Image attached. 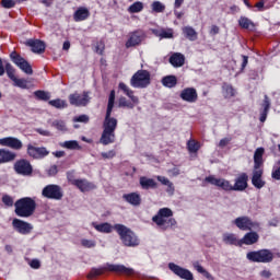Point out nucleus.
I'll use <instances>...</instances> for the list:
<instances>
[{
  "label": "nucleus",
  "instance_id": "1",
  "mask_svg": "<svg viewBox=\"0 0 280 280\" xmlns=\"http://www.w3.org/2000/svg\"><path fill=\"white\" fill-rule=\"evenodd\" d=\"M114 106H115V90H112L108 98L105 120L103 124V132L100 139V143H102V145H110V143H115V139H116L115 130H117V119L110 117Z\"/></svg>",
  "mask_w": 280,
  "mask_h": 280
},
{
  "label": "nucleus",
  "instance_id": "2",
  "mask_svg": "<svg viewBox=\"0 0 280 280\" xmlns=\"http://www.w3.org/2000/svg\"><path fill=\"white\" fill-rule=\"evenodd\" d=\"M105 272H114L115 275H122L124 277H135L137 271L132 268H128L124 265L105 264L100 268H92L86 276V279L94 280L97 277H102Z\"/></svg>",
  "mask_w": 280,
  "mask_h": 280
},
{
  "label": "nucleus",
  "instance_id": "3",
  "mask_svg": "<svg viewBox=\"0 0 280 280\" xmlns=\"http://www.w3.org/2000/svg\"><path fill=\"white\" fill-rule=\"evenodd\" d=\"M174 212L170 208H161L156 215L152 218V221L161 229V231H167L176 226V219L173 218Z\"/></svg>",
  "mask_w": 280,
  "mask_h": 280
},
{
  "label": "nucleus",
  "instance_id": "4",
  "mask_svg": "<svg viewBox=\"0 0 280 280\" xmlns=\"http://www.w3.org/2000/svg\"><path fill=\"white\" fill-rule=\"evenodd\" d=\"M14 207L19 218H32L36 211V201L30 197H24L15 201Z\"/></svg>",
  "mask_w": 280,
  "mask_h": 280
},
{
  "label": "nucleus",
  "instance_id": "5",
  "mask_svg": "<svg viewBox=\"0 0 280 280\" xmlns=\"http://www.w3.org/2000/svg\"><path fill=\"white\" fill-rule=\"evenodd\" d=\"M114 230L118 233L125 246H139V237H137V234H135V232H132V230L128 229L126 225L116 224L114 225Z\"/></svg>",
  "mask_w": 280,
  "mask_h": 280
},
{
  "label": "nucleus",
  "instance_id": "6",
  "mask_svg": "<svg viewBox=\"0 0 280 280\" xmlns=\"http://www.w3.org/2000/svg\"><path fill=\"white\" fill-rule=\"evenodd\" d=\"M246 258L254 264H272L275 254L270 249H260L248 252Z\"/></svg>",
  "mask_w": 280,
  "mask_h": 280
},
{
  "label": "nucleus",
  "instance_id": "7",
  "mask_svg": "<svg viewBox=\"0 0 280 280\" xmlns=\"http://www.w3.org/2000/svg\"><path fill=\"white\" fill-rule=\"evenodd\" d=\"M152 83V74L148 70H138L130 79V85L133 89H148Z\"/></svg>",
  "mask_w": 280,
  "mask_h": 280
},
{
  "label": "nucleus",
  "instance_id": "8",
  "mask_svg": "<svg viewBox=\"0 0 280 280\" xmlns=\"http://www.w3.org/2000/svg\"><path fill=\"white\" fill-rule=\"evenodd\" d=\"M91 93L82 92V93H73L68 96L69 103L71 106H89L91 104Z\"/></svg>",
  "mask_w": 280,
  "mask_h": 280
},
{
  "label": "nucleus",
  "instance_id": "9",
  "mask_svg": "<svg viewBox=\"0 0 280 280\" xmlns=\"http://www.w3.org/2000/svg\"><path fill=\"white\" fill-rule=\"evenodd\" d=\"M42 196L44 198H48L49 200H62V196H65V194L62 192V188L60 186L50 184L44 187L42 190Z\"/></svg>",
  "mask_w": 280,
  "mask_h": 280
},
{
  "label": "nucleus",
  "instance_id": "10",
  "mask_svg": "<svg viewBox=\"0 0 280 280\" xmlns=\"http://www.w3.org/2000/svg\"><path fill=\"white\" fill-rule=\"evenodd\" d=\"M10 58L12 62H14V65H16V67H19V69H21V71H23L27 75H32V73H34V70L32 69L30 62H27V60H25V58H23L16 51L11 52Z\"/></svg>",
  "mask_w": 280,
  "mask_h": 280
},
{
  "label": "nucleus",
  "instance_id": "11",
  "mask_svg": "<svg viewBox=\"0 0 280 280\" xmlns=\"http://www.w3.org/2000/svg\"><path fill=\"white\" fill-rule=\"evenodd\" d=\"M147 38L145 31L143 30H137L129 34V39L126 42L127 49H130V47H137L143 43V40Z\"/></svg>",
  "mask_w": 280,
  "mask_h": 280
},
{
  "label": "nucleus",
  "instance_id": "12",
  "mask_svg": "<svg viewBox=\"0 0 280 280\" xmlns=\"http://www.w3.org/2000/svg\"><path fill=\"white\" fill-rule=\"evenodd\" d=\"M234 224L241 231H253V229H257L259 226L256 222H253L248 217H238L234 220Z\"/></svg>",
  "mask_w": 280,
  "mask_h": 280
},
{
  "label": "nucleus",
  "instance_id": "13",
  "mask_svg": "<svg viewBox=\"0 0 280 280\" xmlns=\"http://www.w3.org/2000/svg\"><path fill=\"white\" fill-rule=\"evenodd\" d=\"M206 183H210V185H215V187H220L223 191H233V185L231 182L224 178H217L215 176L206 177Z\"/></svg>",
  "mask_w": 280,
  "mask_h": 280
},
{
  "label": "nucleus",
  "instance_id": "14",
  "mask_svg": "<svg viewBox=\"0 0 280 280\" xmlns=\"http://www.w3.org/2000/svg\"><path fill=\"white\" fill-rule=\"evenodd\" d=\"M168 268L170 270H172V272H174V275H176L180 279L194 280V273H191V271H189L188 269H185L174 262L168 264Z\"/></svg>",
  "mask_w": 280,
  "mask_h": 280
},
{
  "label": "nucleus",
  "instance_id": "15",
  "mask_svg": "<svg viewBox=\"0 0 280 280\" xmlns=\"http://www.w3.org/2000/svg\"><path fill=\"white\" fill-rule=\"evenodd\" d=\"M0 145L11 150H23V142L19 138L7 137L0 139Z\"/></svg>",
  "mask_w": 280,
  "mask_h": 280
},
{
  "label": "nucleus",
  "instance_id": "16",
  "mask_svg": "<svg viewBox=\"0 0 280 280\" xmlns=\"http://www.w3.org/2000/svg\"><path fill=\"white\" fill-rule=\"evenodd\" d=\"M68 180L71 185H74V187H77L78 189H80V191H91L93 189H95V186L93 183H90L86 179H74L71 176H68Z\"/></svg>",
  "mask_w": 280,
  "mask_h": 280
},
{
  "label": "nucleus",
  "instance_id": "17",
  "mask_svg": "<svg viewBox=\"0 0 280 280\" xmlns=\"http://www.w3.org/2000/svg\"><path fill=\"white\" fill-rule=\"evenodd\" d=\"M14 170L16 174H21L22 176H30L33 172L32 164L27 160H19L15 162Z\"/></svg>",
  "mask_w": 280,
  "mask_h": 280
},
{
  "label": "nucleus",
  "instance_id": "18",
  "mask_svg": "<svg viewBox=\"0 0 280 280\" xmlns=\"http://www.w3.org/2000/svg\"><path fill=\"white\" fill-rule=\"evenodd\" d=\"M12 225L15 229V231H18V233H21V235H30V233H32V230L34 229L32 224L21 219H14Z\"/></svg>",
  "mask_w": 280,
  "mask_h": 280
},
{
  "label": "nucleus",
  "instance_id": "19",
  "mask_svg": "<svg viewBox=\"0 0 280 280\" xmlns=\"http://www.w3.org/2000/svg\"><path fill=\"white\" fill-rule=\"evenodd\" d=\"M27 154L32 159H45L49 154V151H47V148L45 147H34L32 144L27 145Z\"/></svg>",
  "mask_w": 280,
  "mask_h": 280
},
{
  "label": "nucleus",
  "instance_id": "20",
  "mask_svg": "<svg viewBox=\"0 0 280 280\" xmlns=\"http://www.w3.org/2000/svg\"><path fill=\"white\" fill-rule=\"evenodd\" d=\"M179 97H182L184 102L195 104V102H198V91H196L195 88H186L180 92Z\"/></svg>",
  "mask_w": 280,
  "mask_h": 280
},
{
  "label": "nucleus",
  "instance_id": "21",
  "mask_svg": "<svg viewBox=\"0 0 280 280\" xmlns=\"http://www.w3.org/2000/svg\"><path fill=\"white\" fill-rule=\"evenodd\" d=\"M233 191H245L248 188V174L242 173L235 178V184L232 185Z\"/></svg>",
  "mask_w": 280,
  "mask_h": 280
},
{
  "label": "nucleus",
  "instance_id": "22",
  "mask_svg": "<svg viewBox=\"0 0 280 280\" xmlns=\"http://www.w3.org/2000/svg\"><path fill=\"white\" fill-rule=\"evenodd\" d=\"M261 176H264V168H254L252 184L257 189H261L266 185V182L261 180Z\"/></svg>",
  "mask_w": 280,
  "mask_h": 280
},
{
  "label": "nucleus",
  "instance_id": "23",
  "mask_svg": "<svg viewBox=\"0 0 280 280\" xmlns=\"http://www.w3.org/2000/svg\"><path fill=\"white\" fill-rule=\"evenodd\" d=\"M266 150L264 148L256 149L254 153V170H264V153Z\"/></svg>",
  "mask_w": 280,
  "mask_h": 280
},
{
  "label": "nucleus",
  "instance_id": "24",
  "mask_svg": "<svg viewBox=\"0 0 280 280\" xmlns=\"http://www.w3.org/2000/svg\"><path fill=\"white\" fill-rule=\"evenodd\" d=\"M26 45L31 47L34 54L45 52V43H43L40 39H28Z\"/></svg>",
  "mask_w": 280,
  "mask_h": 280
},
{
  "label": "nucleus",
  "instance_id": "25",
  "mask_svg": "<svg viewBox=\"0 0 280 280\" xmlns=\"http://www.w3.org/2000/svg\"><path fill=\"white\" fill-rule=\"evenodd\" d=\"M259 242V234L257 232H249L241 238V246H253V244H257Z\"/></svg>",
  "mask_w": 280,
  "mask_h": 280
},
{
  "label": "nucleus",
  "instance_id": "26",
  "mask_svg": "<svg viewBox=\"0 0 280 280\" xmlns=\"http://www.w3.org/2000/svg\"><path fill=\"white\" fill-rule=\"evenodd\" d=\"M16 160V153L8 150L0 149V165L1 163H12V161Z\"/></svg>",
  "mask_w": 280,
  "mask_h": 280
},
{
  "label": "nucleus",
  "instance_id": "27",
  "mask_svg": "<svg viewBox=\"0 0 280 280\" xmlns=\"http://www.w3.org/2000/svg\"><path fill=\"white\" fill-rule=\"evenodd\" d=\"M118 89L119 91H122L133 104H139V97L135 95V91H132L126 83H119Z\"/></svg>",
  "mask_w": 280,
  "mask_h": 280
},
{
  "label": "nucleus",
  "instance_id": "28",
  "mask_svg": "<svg viewBox=\"0 0 280 280\" xmlns=\"http://www.w3.org/2000/svg\"><path fill=\"white\" fill-rule=\"evenodd\" d=\"M89 16H91V12L89 11V9L80 7L73 14V21L80 23V21H86Z\"/></svg>",
  "mask_w": 280,
  "mask_h": 280
},
{
  "label": "nucleus",
  "instance_id": "29",
  "mask_svg": "<svg viewBox=\"0 0 280 280\" xmlns=\"http://www.w3.org/2000/svg\"><path fill=\"white\" fill-rule=\"evenodd\" d=\"M122 198L133 207H139V205H141V196L137 192L125 194Z\"/></svg>",
  "mask_w": 280,
  "mask_h": 280
},
{
  "label": "nucleus",
  "instance_id": "30",
  "mask_svg": "<svg viewBox=\"0 0 280 280\" xmlns=\"http://www.w3.org/2000/svg\"><path fill=\"white\" fill-rule=\"evenodd\" d=\"M224 244H230L231 246H242V241L237 238V235L232 233L223 234Z\"/></svg>",
  "mask_w": 280,
  "mask_h": 280
},
{
  "label": "nucleus",
  "instance_id": "31",
  "mask_svg": "<svg viewBox=\"0 0 280 280\" xmlns=\"http://www.w3.org/2000/svg\"><path fill=\"white\" fill-rule=\"evenodd\" d=\"M261 106H262V110L260 112L259 119L261 124H264V121H266L268 117V112L270 110V98L268 97V95H265Z\"/></svg>",
  "mask_w": 280,
  "mask_h": 280
},
{
  "label": "nucleus",
  "instance_id": "32",
  "mask_svg": "<svg viewBox=\"0 0 280 280\" xmlns=\"http://www.w3.org/2000/svg\"><path fill=\"white\" fill-rule=\"evenodd\" d=\"M170 62L173 67H183L185 65V55L175 52L170 57Z\"/></svg>",
  "mask_w": 280,
  "mask_h": 280
},
{
  "label": "nucleus",
  "instance_id": "33",
  "mask_svg": "<svg viewBox=\"0 0 280 280\" xmlns=\"http://www.w3.org/2000/svg\"><path fill=\"white\" fill-rule=\"evenodd\" d=\"M92 226L96 230V231H98V233H113V229H115V228H113L112 225H110V223H96V222H93L92 223Z\"/></svg>",
  "mask_w": 280,
  "mask_h": 280
},
{
  "label": "nucleus",
  "instance_id": "34",
  "mask_svg": "<svg viewBox=\"0 0 280 280\" xmlns=\"http://www.w3.org/2000/svg\"><path fill=\"white\" fill-rule=\"evenodd\" d=\"M140 185L142 189H156V183L152 178L140 177Z\"/></svg>",
  "mask_w": 280,
  "mask_h": 280
},
{
  "label": "nucleus",
  "instance_id": "35",
  "mask_svg": "<svg viewBox=\"0 0 280 280\" xmlns=\"http://www.w3.org/2000/svg\"><path fill=\"white\" fill-rule=\"evenodd\" d=\"M60 147L66 150H82V147H80V143L77 140L61 142Z\"/></svg>",
  "mask_w": 280,
  "mask_h": 280
},
{
  "label": "nucleus",
  "instance_id": "36",
  "mask_svg": "<svg viewBox=\"0 0 280 280\" xmlns=\"http://www.w3.org/2000/svg\"><path fill=\"white\" fill-rule=\"evenodd\" d=\"M155 36L159 38H174V30L172 28H162L160 31H154Z\"/></svg>",
  "mask_w": 280,
  "mask_h": 280
},
{
  "label": "nucleus",
  "instance_id": "37",
  "mask_svg": "<svg viewBox=\"0 0 280 280\" xmlns=\"http://www.w3.org/2000/svg\"><path fill=\"white\" fill-rule=\"evenodd\" d=\"M184 35L188 40H197L198 39V33H196V30L191 26H186L183 28Z\"/></svg>",
  "mask_w": 280,
  "mask_h": 280
},
{
  "label": "nucleus",
  "instance_id": "38",
  "mask_svg": "<svg viewBox=\"0 0 280 280\" xmlns=\"http://www.w3.org/2000/svg\"><path fill=\"white\" fill-rule=\"evenodd\" d=\"M177 82L178 81H177L176 77H174V75L164 77L162 79V84L164 86H167L168 89H174V86H176Z\"/></svg>",
  "mask_w": 280,
  "mask_h": 280
},
{
  "label": "nucleus",
  "instance_id": "39",
  "mask_svg": "<svg viewBox=\"0 0 280 280\" xmlns=\"http://www.w3.org/2000/svg\"><path fill=\"white\" fill-rule=\"evenodd\" d=\"M195 270H197V272H199L200 275L205 276L206 279L208 280H213V276L211 273H209V271H207L206 269H203L201 266H200V262L198 261H195L192 264Z\"/></svg>",
  "mask_w": 280,
  "mask_h": 280
},
{
  "label": "nucleus",
  "instance_id": "40",
  "mask_svg": "<svg viewBox=\"0 0 280 280\" xmlns=\"http://www.w3.org/2000/svg\"><path fill=\"white\" fill-rule=\"evenodd\" d=\"M118 106L120 108H135V106H137V104H135L132 101H128L125 96H120L118 100Z\"/></svg>",
  "mask_w": 280,
  "mask_h": 280
},
{
  "label": "nucleus",
  "instance_id": "41",
  "mask_svg": "<svg viewBox=\"0 0 280 280\" xmlns=\"http://www.w3.org/2000/svg\"><path fill=\"white\" fill-rule=\"evenodd\" d=\"M50 126L52 128H56V130H59L60 132H67V124L65 122V120L56 119L50 124Z\"/></svg>",
  "mask_w": 280,
  "mask_h": 280
},
{
  "label": "nucleus",
  "instance_id": "42",
  "mask_svg": "<svg viewBox=\"0 0 280 280\" xmlns=\"http://www.w3.org/2000/svg\"><path fill=\"white\" fill-rule=\"evenodd\" d=\"M48 104L49 106H52L54 108H59V109L67 108L68 106L67 101L60 100V98L49 101Z\"/></svg>",
  "mask_w": 280,
  "mask_h": 280
},
{
  "label": "nucleus",
  "instance_id": "43",
  "mask_svg": "<svg viewBox=\"0 0 280 280\" xmlns=\"http://www.w3.org/2000/svg\"><path fill=\"white\" fill-rule=\"evenodd\" d=\"M238 24L243 30H253L255 27V24L248 18H241Z\"/></svg>",
  "mask_w": 280,
  "mask_h": 280
},
{
  "label": "nucleus",
  "instance_id": "44",
  "mask_svg": "<svg viewBox=\"0 0 280 280\" xmlns=\"http://www.w3.org/2000/svg\"><path fill=\"white\" fill-rule=\"evenodd\" d=\"M142 10H143V2H139V1L135 2L128 8V12H130V14H137Z\"/></svg>",
  "mask_w": 280,
  "mask_h": 280
},
{
  "label": "nucleus",
  "instance_id": "45",
  "mask_svg": "<svg viewBox=\"0 0 280 280\" xmlns=\"http://www.w3.org/2000/svg\"><path fill=\"white\" fill-rule=\"evenodd\" d=\"M223 94L224 97L231 98L235 96V89H233V85L224 84L223 85Z\"/></svg>",
  "mask_w": 280,
  "mask_h": 280
},
{
  "label": "nucleus",
  "instance_id": "46",
  "mask_svg": "<svg viewBox=\"0 0 280 280\" xmlns=\"http://www.w3.org/2000/svg\"><path fill=\"white\" fill-rule=\"evenodd\" d=\"M187 149L189 152L196 153L200 150V142L196 140H189L187 142Z\"/></svg>",
  "mask_w": 280,
  "mask_h": 280
},
{
  "label": "nucleus",
  "instance_id": "47",
  "mask_svg": "<svg viewBox=\"0 0 280 280\" xmlns=\"http://www.w3.org/2000/svg\"><path fill=\"white\" fill-rule=\"evenodd\" d=\"M35 97H37V100H42L43 102H47L51 98V94H49V92H45V91H36L34 93Z\"/></svg>",
  "mask_w": 280,
  "mask_h": 280
},
{
  "label": "nucleus",
  "instance_id": "48",
  "mask_svg": "<svg viewBox=\"0 0 280 280\" xmlns=\"http://www.w3.org/2000/svg\"><path fill=\"white\" fill-rule=\"evenodd\" d=\"M151 9H152V12H156V13L165 12V4H163V2L161 1H154L151 4Z\"/></svg>",
  "mask_w": 280,
  "mask_h": 280
},
{
  "label": "nucleus",
  "instance_id": "49",
  "mask_svg": "<svg viewBox=\"0 0 280 280\" xmlns=\"http://www.w3.org/2000/svg\"><path fill=\"white\" fill-rule=\"evenodd\" d=\"M271 176L275 180H280V160L273 165Z\"/></svg>",
  "mask_w": 280,
  "mask_h": 280
},
{
  "label": "nucleus",
  "instance_id": "50",
  "mask_svg": "<svg viewBox=\"0 0 280 280\" xmlns=\"http://www.w3.org/2000/svg\"><path fill=\"white\" fill-rule=\"evenodd\" d=\"M5 71L8 77L10 78V80H12V82H14V80H16V71L13 69L12 65H7L5 67Z\"/></svg>",
  "mask_w": 280,
  "mask_h": 280
},
{
  "label": "nucleus",
  "instance_id": "51",
  "mask_svg": "<svg viewBox=\"0 0 280 280\" xmlns=\"http://www.w3.org/2000/svg\"><path fill=\"white\" fill-rule=\"evenodd\" d=\"M14 86H19V89H27V80L16 78L14 81Z\"/></svg>",
  "mask_w": 280,
  "mask_h": 280
},
{
  "label": "nucleus",
  "instance_id": "52",
  "mask_svg": "<svg viewBox=\"0 0 280 280\" xmlns=\"http://www.w3.org/2000/svg\"><path fill=\"white\" fill-rule=\"evenodd\" d=\"M81 246L84 248H95V241L83 238L81 240Z\"/></svg>",
  "mask_w": 280,
  "mask_h": 280
},
{
  "label": "nucleus",
  "instance_id": "53",
  "mask_svg": "<svg viewBox=\"0 0 280 280\" xmlns=\"http://www.w3.org/2000/svg\"><path fill=\"white\" fill-rule=\"evenodd\" d=\"M2 202L5 205V207H13L14 206V199L10 197L9 195H4L2 197Z\"/></svg>",
  "mask_w": 280,
  "mask_h": 280
},
{
  "label": "nucleus",
  "instance_id": "54",
  "mask_svg": "<svg viewBox=\"0 0 280 280\" xmlns=\"http://www.w3.org/2000/svg\"><path fill=\"white\" fill-rule=\"evenodd\" d=\"M1 5L2 8L10 10L16 5V2L14 0H2Z\"/></svg>",
  "mask_w": 280,
  "mask_h": 280
},
{
  "label": "nucleus",
  "instance_id": "55",
  "mask_svg": "<svg viewBox=\"0 0 280 280\" xmlns=\"http://www.w3.org/2000/svg\"><path fill=\"white\" fill-rule=\"evenodd\" d=\"M115 155H116L115 150L101 153L102 159H115Z\"/></svg>",
  "mask_w": 280,
  "mask_h": 280
},
{
  "label": "nucleus",
  "instance_id": "56",
  "mask_svg": "<svg viewBox=\"0 0 280 280\" xmlns=\"http://www.w3.org/2000/svg\"><path fill=\"white\" fill-rule=\"evenodd\" d=\"M73 121H79L81 124H89V116L81 115V116L74 117Z\"/></svg>",
  "mask_w": 280,
  "mask_h": 280
},
{
  "label": "nucleus",
  "instance_id": "57",
  "mask_svg": "<svg viewBox=\"0 0 280 280\" xmlns=\"http://www.w3.org/2000/svg\"><path fill=\"white\" fill-rule=\"evenodd\" d=\"M31 268H34L35 270H38L40 268V260L38 259H33L30 261Z\"/></svg>",
  "mask_w": 280,
  "mask_h": 280
},
{
  "label": "nucleus",
  "instance_id": "58",
  "mask_svg": "<svg viewBox=\"0 0 280 280\" xmlns=\"http://www.w3.org/2000/svg\"><path fill=\"white\" fill-rule=\"evenodd\" d=\"M231 143V138H223L219 142V148H226Z\"/></svg>",
  "mask_w": 280,
  "mask_h": 280
},
{
  "label": "nucleus",
  "instance_id": "59",
  "mask_svg": "<svg viewBox=\"0 0 280 280\" xmlns=\"http://www.w3.org/2000/svg\"><path fill=\"white\" fill-rule=\"evenodd\" d=\"M56 174H58V166L56 165L50 166L48 170V176H56Z\"/></svg>",
  "mask_w": 280,
  "mask_h": 280
},
{
  "label": "nucleus",
  "instance_id": "60",
  "mask_svg": "<svg viewBox=\"0 0 280 280\" xmlns=\"http://www.w3.org/2000/svg\"><path fill=\"white\" fill-rule=\"evenodd\" d=\"M156 179L159 180V183L165 186H167L171 183L170 179L165 176H158Z\"/></svg>",
  "mask_w": 280,
  "mask_h": 280
},
{
  "label": "nucleus",
  "instance_id": "61",
  "mask_svg": "<svg viewBox=\"0 0 280 280\" xmlns=\"http://www.w3.org/2000/svg\"><path fill=\"white\" fill-rule=\"evenodd\" d=\"M260 277H262V279H270V277H272V272H270V270H262L260 271Z\"/></svg>",
  "mask_w": 280,
  "mask_h": 280
},
{
  "label": "nucleus",
  "instance_id": "62",
  "mask_svg": "<svg viewBox=\"0 0 280 280\" xmlns=\"http://www.w3.org/2000/svg\"><path fill=\"white\" fill-rule=\"evenodd\" d=\"M166 187H167V189H166L167 194H171V195L173 196L174 191L176 190V189L174 188V183L168 182V184H167Z\"/></svg>",
  "mask_w": 280,
  "mask_h": 280
},
{
  "label": "nucleus",
  "instance_id": "63",
  "mask_svg": "<svg viewBox=\"0 0 280 280\" xmlns=\"http://www.w3.org/2000/svg\"><path fill=\"white\" fill-rule=\"evenodd\" d=\"M210 34H212V36H215V34H220V27L218 25H212Z\"/></svg>",
  "mask_w": 280,
  "mask_h": 280
},
{
  "label": "nucleus",
  "instance_id": "64",
  "mask_svg": "<svg viewBox=\"0 0 280 280\" xmlns=\"http://www.w3.org/2000/svg\"><path fill=\"white\" fill-rule=\"evenodd\" d=\"M96 51L98 54H104V44H102V43L97 44Z\"/></svg>",
  "mask_w": 280,
  "mask_h": 280
}]
</instances>
